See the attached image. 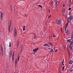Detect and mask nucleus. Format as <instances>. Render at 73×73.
Instances as JSON below:
<instances>
[{
    "label": "nucleus",
    "instance_id": "obj_1",
    "mask_svg": "<svg viewBox=\"0 0 73 73\" xmlns=\"http://www.w3.org/2000/svg\"><path fill=\"white\" fill-rule=\"evenodd\" d=\"M73 19V16H71L70 17H69L68 18V23H67L66 24V26L67 27L68 25V23L69 24V21L70 22V21L72 20V19Z\"/></svg>",
    "mask_w": 73,
    "mask_h": 73
},
{
    "label": "nucleus",
    "instance_id": "obj_2",
    "mask_svg": "<svg viewBox=\"0 0 73 73\" xmlns=\"http://www.w3.org/2000/svg\"><path fill=\"white\" fill-rule=\"evenodd\" d=\"M14 35L15 37L17 36V30H16V28L15 29Z\"/></svg>",
    "mask_w": 73,
    "mask_h": 73
},
{
    "label": "nucleus",
    "instance_id": "obj_3",
    "mask_svg": "<svg viewBox=\"0 0 73 73\" xmlns=\"http://www.w3.org/2000/svg\"><path fill=\"white\" fill-rule=\"evenodd\" d=\"M60 23H61L60 21L57 19L56 20V23L57 24H58V25H59V24H60Z\"/></svg>",
    "mask_w": 73,
    "mask_h": 73
},
{
    "label": "nucleus",
    "instance_id": "obj_4",
    "mask_svg": "<svg viewBox=\"0 0 73 73\" xmlns=\"http://www.w3.org/2000/svg\"><path fill=\"white\" fill-rule=\"evenodd\" d=\"M10 23H9V32H11V20H10Z\"/></svg>",
    "mask_w": 73,
    "mask_h": 73
},
{
    "label": "nucleus",
    "instance_id": "obj_5",
    "mask_svg": "<svg viewBox=\"0 0 73 73\" xmlns=\"http://www.w3.org/2000/svg\"><path fill=\"white\" fill-rule=\"evenodd\" d=\"M39 49L38 48H35L33 50V51L34 52H35L36 51L37 52L38 50Z\"/></svg>",
    "mask_w": 73,
    "mask_h": 73
},
{
    "label": "nucleus",
    "instance_id": "obj_6",
    "mask_svg": "<svg viewBox=\"0 0 73 73\" xmlns=\"http://www.w3.org/2000/svg\"><path fill=\"white\" fill-rule=\"evenodd\" d=\"M3 13H2L1 14V20H2L3 19Z\"/></svg>",
    "mask_w": 73,
    "mask_h": 73
},
{
    "label": "nucleus",
    "instance_id": "obj_7",
    "mask_svg": "<svg viewBox=\"0 0 73 73\" xmlns=\"http://www.w3.org/2000/svg\"><path fill=\"white\" fill-rule=\"evenodd\" d=\"M15 54H13L12 56V61H13L14 60V55Z\"/></svg>",
    "mask_w": 73,
    "mask_h": 73
},
{
    "label": "nucleus",
    "instance_id": "obj_8",
    "mask_svg": "<svg viewBox=\"0 0 73 73\" xmlns=\"http://www.w3.org/2000/svg\"><path fill=\"white\" fill-rule=\"evenodd\" d=\"M23 31H25V26H23Z\"/></svg>",
    "mask_w": 73,
    "mask_h": 73
},
{
    "label": "nucleus",
    "instance_id": "obj_9",
    "mask_svg": "<svg viewBox=\"0 0 73 73\" xmlns=\"http://www.w3.org/2000/svg\"><path fill=\"white\" fill-rule=\"evenodd\" d=\"M73 61L72 60H70L69 62V64H72L73 63Z\"/></svg>",
    "mask_w": 73,
    "mask_h": 73
},
{
    "label": "nucleus",
    "instance_id": "obj_10",
    "mask_svg": "<svg viewBox=\"0 0 73 73\" xmlns=\"http://www.w3.org/2000/svg\"><path fill=\"white\" fill-rule=\"evenodd\" d=\"M65 9H63L62 10V13H64V12H65Z\"/></svg>",
    "mask_w": 73,
    "mask_h": 73
},
{
    "label": "nucleus",
    "instance_id": "obj_11",
    "mask_svg": "<svg viewBox=\"0 0 73 73\" xmlns=\"http://www.w3.org/2000/svg\"><path fill=\"white\" fill-rule=\"evenodd\" d=\"M71 45H69V46L70 49H71L72 50L73 49H72V46H71Z\"/></svg>",
    "mask_w": 73,
    "mask_h": 73
},
{
    "label": "nucleus",
    "instance_id": "obj_12",
    "mask_svg": "<svg viewBox=\"0 0 73 73\" xmlns=\"http://www.w3.org/2000/svg\"><path fill=\"white\" fill-rule=\"evenodd\" d=\"M66 32L67 33H69V31H68V30H66Z\"/></svg>",
    "mask_w": 73,
    "mask_h": 73
},
{
    "label": "nucleus",
    "instance_id": "obj_13",
    "mask_svg": "<svg viewBox=\"0 0 73 73\" xmlns=\"http://www.w3.org/2000/svg\"><path fill=\"white\" fill-rule=\"evenodd\" d=\"M73 42H72V41H71V43L70 44V45H73Z\"/></svg>",
    "mask_w": 73,
    "mask_h": 73
},
{
    "label": "nucleus",
    "instance_id": "obj_14",
    "mask_svg": "<svg viewBox=\"0 0 73 73\" xmlns=\"http://www.w3.org/2000/svg\"><path fill=\"white\" fill-rule=\"evenodd\" d=\"M1 52H2V56H4V53H3V51H1Z\"/></svg>",
    "mask_w": 73,
    "mask_h": 73
},
{
    "label": "nucleus",
    "instance_id": "obj_15",
    "mask_svg": "<svg viewBox=\"0 0 73 73\" xmlns=\"http://www.w3.org/2000/svg\"><path fill=\"white\" fill-rule=\"evenodd\" d=\"M67 41L68 42H70L71 40L70 39L67 40Z\"/></svg>",
    "mask_w": 73,
    "mask_h": 73
},
{
    "label": "nucleus",
    "instance_id": "obj_16",
    "mask_svg": "<svg viewBox=\"0 0 73 73\" xmlns=\"http://www.w3.org/2000/svg\"><path fill=\"white\" fill-rule=\"evenodd\" d=\"M53 49H51L50 51V52H53Z\"/></svg>",
    "mask_w": 73,
    "mask_h": 73
},
{
    "label": "nucleus",
    "instance_id": "obj_17",
    "mask_svg": "<svg viewBox=\"0 0 73 73\" xmlns=\"http://www.w3.org/2000/svg\"><path fill=\"white\" fill-rule=\"evenodd\" d=\"M48 44H49L50 45H51L53 46V45H52V44L50 42H48Z\"/></svg>",
    "mask_w": 73,
    "mask_h": 73
},
{
    "label": "nucleus",
    "instance_id": "obj_18",
    "mask_svg": "<svg viewBox=\"0 0 73 73\" xmlns=\"http://www.w3.org/2000/svg\"><path fill=\"white\" fill-rule=\"evenodd\" d=\"M17 59H16L15 61V64H17Z\"/></svg>",
    "mask_w": 73,
    "mask_h": 73
},
{
    "label": "nucleus",
    "instance_id": "obj_19",
    "mask_svg": "<svg viewBox=\"0 0 73 73\" xmlns=\"http://www.w3.org/2000/svg\"><path fill=\"white\" fill-rule=\"evenodd\" d=\"M38 7H41V8H42V6L41 5H38Z\"/></svg>",
    "mask_w": 73,
    "mask_h": 73
},
{
    "label": "nucleus",
    "instance_id": "obj_20",
    "mask_svg": "<svg viewBox=\"0 0 73 73\" xmlns=\"http://www.w3.org/2000/svg\"><path fill=\"white\" fill-rule=\"evenodd\" d=\"M33 38H36V36L35 35H34Z\"/></svg>",
    "mask_w": 73,
    "mask_h": 73
},
{
    "label": "nucleus",
    "instance_id": "obj_21",
    "mask_svg": "<svg viewBox=\"0 0 73 73\" xmlns=\"http://www.w3.org/2000/svg\"><path fill=\"white\" fill-rule=\"evenodd\" d=\"M1 51H3V47H2V46H1Z\"/></svg>",
    "mask_w": 73,
    "mask_h": 73
},
{
    "label": "nucleus",
    "instance_id": "obj_22",
    "mask_svg": "<svg viewBox=\"0 0 73 73\" xmlns=\"http://www.w3.org/2000/svg\"><path fill=\"white\" fill-rule=\"evenodd\" d=\"M23 50V47H21V52H22V50Z\"/></svg>",
    "mask_w": 73,
    "mask_h": 73
},
{
    "label": "nucleus",
    "instance_id": "obj_23",
    "mask_svg": "<svg viewBox=\"0 0 73 73\" xmlns=\"http://www.w3.org/2000/svg\"><path fill=\"white\" fill-rule=\"evenodd\" d=\"M64 59H63V61L62 62V64H63V65H64V64H63V63H64Z\"/></svg>",
    "mask_w": 73,
    "mask_h": 73
},
{
    "label": "nucleus",
    "instance_id": "obj_24",
    "mask_svg": "<svg viewBox=\"0 0 73 73\" xmlns=\"http://www.w3.org/2000/svg\"><path fill=\"white\" fill-rule=\"evenodd\" d=\"M73 69L72 68L70 70V72H72V71H73Z\"/></svg>",
    "mask_w": 73,
    "mask_h": 73
},
{
    "label": "nucleus",
    "instance_id": "obj_25",
    "mask_svg": "<svg viewBox=\"0 0 73 73\" xmlns=\"http://www.w3.org/2000/svg\"><path fill=\"white\" fill-rule=\"evenodd\" d=\"M52 37H56V36H55V35L53 34Z\"/></svg>",
    "mask_w": 73,
    "mask_h": 73
},
{
    "label": "nucleus",
    "instance_id": "obj_26",
    "mask_svg": "<svg viewBox=\"0 0 73 73\" xmlns=\"http://www.w3.org/2000/svg\"><path fill=\"white\" fill-rule=\"evenodd\" d=\"M68 56H70V52H68Z\"/></svg>",
    "mask_w": 73,
    "mask_h": 73
},
{
    "label": "nucleus",
    "instance_id": "obj_27",
    "mask_svg": "<svg viewBox=\"0 0 73 73\" xmlns=\"http://www.w3.org/2000/svg\"><path fill=\"white\" fill-rule=\"evenodd\" d=\"M55 2V5H57V2H58V1H56Z\"/></svg>",
    "mask_w": 73,
    "mask_h": 73
},
{
    "label": "nucleus",
    "instance_id": "obj_28",
    "mask_svg": "<svg viewBox=\"0 0 73 73\" xmlns=\"http://www.w3.org/2000/svg\"><path fill=\"white\" fill-rule=\"evenodd\" d=\"M50 17H51V15H50L48 17V18L49 19V18H50Z\"/></svg>",
    "mask_w": 73,
    "mask_h": 73
},
{
    "label": "nucleus",
    "instance_id": "obj_29",
    "mask_svg": "<svg viewBox=\"0 0 73 73\" xmlns=\"http://www.w3.org/2000/svg\"><path fill=\"white\" fill-rule=\"evenodd\" d=\"M66 14H65V16H66V18H67V19H68V16H67V15H66Z\"/></svg>",
    "mask_w": 73,
    "mask_h": 73
},
{
    "label": "nucleus",
    "instance_id": "obj_30",
    "mask_svg": "<svg viewBox=\"0 0 73 73\" xmlns=\"http://www.w3.org/2000/svg\"><path fill=\"white\" fill-rule=\"evenodd\" d=\"M64 67L63 66L62 68V71H64Z\"/></svg>",
    "mask_w": 73,
    "mask_h": 73
},
{
    "label": "nucleus",
    "instance_id": "obj_31",
    "mask_svg": "<svg viewBox=\"0 0 73 73\" xmlns=\"http://www.w3.org/2000/svg\"><path fill=\"white\" fill-rule=\"evenodd\" d=\"M15 68H17V64H15Z\"/></svg>",
    "mask_w": 73,
    "mask_h": 73
},
{
    "label": "nucleus",
    "instance_id": "obj_32",
    "mask_svg": "<svg viewBox=\"0 0 73 73\" xmlns=\"http://www.w3.org/2000/svg\"><path fill=\"white\" fill-rule=\"evenodd\" d=\"M48 45V44H44V46H47V45Z\"/></svg>",
    "mask_w": 73,
    "mask_h": 73
},
{
    "label": "nucleus",
    "instance_id": "obj_33",
    "mask_svg": "<svg viewBox=\"0 0 73 73\" xmlns=\"http://www.w3.org/2000/svg\"><path fill=\"white\" fill-rule=\"evenodd\" d=\"M67 27V26H66L64 28V29H65V30H66V28Z\"/></svg>",
    "mask_w": 73,
    "mask_h": 73
},
{
    "label": "nucleus",
    "instance_id": "obj_34",
    "mask_svg": "<svg viewBox=\"0 0 73 73\" xmlns=\"http://www.w3.org/2000/svg\"><path fill=\"white\" fill-rule=\"evenodd\" d=\"M11 45L12 44H10V43H9V47H11Z\"/></svg>",
    "mask_w": 73,
    "mask_h": 73
},
{
    "label": "nucleus",
    "instance_id": "obj_35",
    "mask_svg": "<svg viewBox=\"0 0 73 73\" xmlns=\"http://www.w3.org/2000/svg\"><path fill=\"white\" fill-rule=\"evenodd\" d=\"M71 7H69V8H68V10H71Z\"/></svg>",
    "mask_w": 73,
    "mask_h": 73
},
{
    "label": "nucleus",
    "instance_id": "obj_36",
    "mask_svg": "<svg viewBox=\"0 0 73 73\" xmlns=\"http://www.w3.org/2000/svg\"><path fill=\"white\" fill-rule=\"evenodd\" d=\"M14 8L15 11V10H16V8H15V6L14 7Z\"/></svg>",
    "mask_w": 73,
    "mask_h": 73
},
{
    "label": "nucleus",
    "instance_id": "obj_37",
    "mask_svg": "<svg viewBox=\"0 0 73 73\" xmlns=\"http://www.w3.org/2000/svg\"><path fill=\"white\" fill-rule=\"evenodd\" d=\"M19 58H20V56H19L17 60H19Z\"/></svg>",
    "mask_w": 73,
    "mask_h": 73
},
{
    "label": "nucleus",
    "instance_id": "obj_38",
    "mask_svg": "<svg viewBox=\"0 0 73 73\" xmlns=\"http://www.w3.org/2000/svg\"><path fill=\"white\" fill-rule=\"evenodd\" d=\"M57 51H58V50L56 49L55 50V52H57Z\"/></svg>",
    "mask_w": 73,
    "mask_h": 73
},
{
    "label": "nucleus",
    "instance_id": "obj_39",
    "mask_svg": "<svg viewBox=\"0 0 73 73\" xmlns=\"http://www.w3.org/2000/svg\"><path fill=\"white\" fill-rule=\"evenodd\" d=\"M71 2V0H69V3H70Z\"/></svg>",
    "mask_w": 73,
    "mask_h": 73
},
{
    "label": "nucleus",
    "instance_id": "obj_40",
    "mask_svg": "<svg viewBox=\"0 0 73 73\" xmlns=\"http://www.w3.org/2000/svg\"><path fill=\"white\" fill-rule=\"evenodd\" d=\"M72 37L71 39L72 40H73V39H72V37H73V34H72Z\"/></svg>",
    "mask_w": 73,
    "mask_h": 73
},
{
    "label": "nucleus",
    "instance_id": "obj_41",
    "mask_svg": "<svg viewBox=\"0 0 73 73\" xmlns=\"http://www.w3.org/2000/svg\"><path fill=\"white\" fill-rule=\"evenodd\" d=\"M21 48H23V44H21Z\"/></svg>",
    "mask_w": 73,
    "mask_h": 73
},
{
    "label": "nucleus",
    "instance_id": "obj_42",
    "mask_svg": "<svg viewBox=\"0 0 73 73\" xmlns=\"http://www.w3.org/2000/svg\"><path fill=\"white\" fill-rule=\"evenodd\" d=\"M47 46H48V47H49V44H47Z\"/></svg>",
    "mask_w": 73,
    "mask_h": 73
},
{
    "label": "nucleus",
    "instance_id": "obj_43",
    "mask_svg": "<svg viewBox=\"0 0 73 73\" xmlns=\"http://www.w3.org/2000/svg\"><path fill=\"white\" fill-rule=\"evenodd\" d=\"M13 54H15V52H13Z\"/></svg>",
    "mask_w": 73,
    "mask_h": 73
},
{
    "label": "nucleus",
    "instance_id": "obj_44",
    "mask_svg": "<svg viewBox=\"0 0 73 73\" xmlns=\"http://www.w3.org/2000/svg\"><path fill=\"white\" fill-rule=\"evenodd\" d=\"M62 28H61V31L62 32Z\"/></svg>",
    "mask_w": 73,
    "mask_h": 73
},
{
    "label": "nucleus",
    "instance_id": "obj_45",
    "mask_svg": "<svg viewBox=\"0 0 73 73\" xmlns=\"http://www.w3.org/2000/svg\"><path fill=\"white\" fill-rule=\"evenodd\" d=\"M65 7V4H64V5H63V7Z\"/></svg>",
    "mask_w": 73,
    "mask_h": 73
},
{
    "label": "nucleus",
    "instance_id": "obj_46",
    "mask_svg": "<svg viewBox=\"0 0 73 73\" xmlns=\"http://www.w3.org/2000/svg\"><path fill=\"white\" fill-rule=\"evenodd\" d=\"M17 45H19V42H17Z\"/></svg>",
    "mask_w": 73,
    "mask_h": 73
},
{
    "label": "nucleus",
    "instance_id": "obj_47",
    "mask_svg": "<svg viewBox=\"0 0 73 73\" xmlns=\"http://www.w3.org/2000/svg\"><path fill=\"white\" fill-rule=\"evenodd\" d=\"M48 11H49V13H50V10L49 9Z\"/></svg>",
    "mask_w": 73,
    "mask_h": 73
},
{
    "label": "nucleus",
    "instance_id": "obj_48",
    "mask_svg": "<svg viewBox=\"0 0 73 73\" xmlns=\"http://www.w3.org/2000/svg\"><path fill=\"white\" fill-rule=\"evenodd\" d=\"M10 53H12V50H11L10 51Z\"/></svg>",
    "mask_w": 73,
    "mask_h": 73
},
{
    "label": "nucleus",
    "instance_id": "obj_49",
    "mask_svg": "<svg viewBox=\"0 0 73 73\" xmlns=\"http://www.w3.org/2000/svg\"><path fill=\"white\" fill-rule=\"evenodd\" d=\"M12 53H10V55H11V56H12Z\"/></svg>",
    "mask_w": 73,
    "mask_h": 73
},
{
    "label": "nucleus",
    "instance_id": "obj_50",
    "mask_svg": "<svg viewBox=\"0 0 73 73\" xmlns=\"http://www.w3.org/2000/svg\"><path fill=\"white\" fill-rule=\"evenodd\" d=\"M19 59H17V61L19 62Z\"/></svg>",
    "mask_w": 73,
    "mask_h": 73
},
{
    "label": "nucleus",
    "instance_id": "obj_51",
    "mask_svg": "<svg viewBox=\"0 0 73 73\" xmlns=\"http://www.w3.org/2000/svg\"><path fill=\"white\" fill-rule=\"evenodd\" d=\"M24 15L26 16H27L26 15V14H25Z\"/></svg>",
    "mask_w": 73,
    "mask_h": 73
},
{
    "label": "nucleus",
    "instance_id": "obj_52",
    "mask_svg": "<svg viewBox=\"0 0 73 73\" xmlns=\"http://www.w3.org/2000/svg\"><path fill=\"white\" fill-rule=\"evenodd\" d=\"M69 34V33H67V35L68 36V34Z\"/></svg>",
    "mask_w": 73,
    "mask_h": 73
},
{
    "label": "nucleus",
    "instance_id": "obj_53",
    "mask_svg": "<svg viewBox=\"0 0 73 73\" xmlns=\"http://www.w3.org/2000/svg\"><path fill=\"white\" fill-rule=\"evenodd\" d=\"M10 7H11V8H12V6H10Z\"/></svg>",
    "mask_w": 73,
    "mask_h": 73
},
{
    "label": "nucleus",
    "instance_id": "obj_54",
    "mask_svg": "<svg viewBox=\"0 0 73 73\" xmlns=\"http://www.w3.org/2000/svg\"><path fill=\"white\" fill-rule=\"evenodd\" d=\"M54 0L55 1V2L56 1H57V0Z\"/></svg>",
    "mask_w": 73,
    "mask_h": 73
},
{
    "label": "nucleus",
    "instance_id": "obj_55",
    "mask_svg": "<svg viewBox=\"0 0 73 73\" xmlns=\"http://www.w3.org/2000/svg\"><path fill=\"white\" fill-rule=\"evenodd\" d=\"M11 11H12V8H11Z\"/></svg>",
    "mask_w": 73,
    "mask_h": 73
},
{
    "label": "nucleus",
    "instance_id": "obj_56",
    "mask_svg": "<svg viewBox=\"0 0 73 73\" xmlns=\"http://www.w3.org/2000/svg\"><path fill=\"white\" fill-rule=\"evenodd\" d=\"M17 47H18V45H17Z\"/></svg>",
    "mask_w": 73,
    "mask_h": 73
},
{
    "label": "nucleus",
    "instance_id": "obj_57",
    "mask_svg": "<svg viewBox=\"0 0 73 73\" xmlns=\"http://www.w3.org/2000/svg\"><path fill=\"white\" fill-rule=\"evenodd\" d=\"M55 5V6H56V7H57V5Z\"/></svg>",
    "mask_w": 73,
    "mask_h": 73
},
{
    "label": "nucleus",
    "instance_id": "obj_58",
    "mask_svg": "<svg viewBox=\"0 0 73 73\" xmlns=\"http://www.w3.org/2000/svg\"><path fill=\"white\" fill-rule=\"evenodd\" d=\"M0 13H1V12L0 11Z\"/></svg>",
    "mask_w": 73,
    "mask_h": 73
},
{
    "label": "nucleus",
    "instance_id": "obj_59",
    "mask_svg": "<svg viewBox=\"0 0 73 73\" xmlns=\"http://www.w3.org/2000/svg\"><path fill=\"white\" fill-rule=\"evenodd\" d=\"M35 43H33V45H35Z\"/></svg>",
    "mask_w": 73,
    "mask_h": 73
},
{
    "label": "nucleus",
    "instance_id": "obj_60",
    "mask_svg": "<svg viewBox=\"0 0 73 73\" xmlns=\"http://www.w3.org/2000/svg\"><path fill=\"white\" fill-rule=\"evenodd\" d=\"M33 34H34V35H35V34H34V33H33Z\"/></svg>",
    "mask_w": 73,
    "mask_h": 73
},
{
    "label": "nucleus",
    "instance_id": "obj_61",
    "mask_svg": "<svg viewBox=\"0 0 73 73\" xmlns=\"http://www.w3.org/2000/svg\"><path fill=\"white\" fill-rule=\"evenodd\" d=\"M11 55H10V57H11Z\"/></svg>",
    "mask_w": 73,
    "mask_h": 73
},
{
    "label": "nucleus",
    "instance_id": "obj_62",
    "mask_svg": "<svg viewBox=\"0 0 73 73\" xmlns=\"http://www.w3.org/2000/svg\"><path fill=\"white\" fill-rule=\"evenodd\" d=\"M48 49H50V48H48Z\"/></svg>",
    "mask_w": 73,
    "mask_h": 73
},
{
    "label": "nucleus",
    "instance_id": "obj_63",
    "mask_svg": "<svg viewBox=\"0 0 73 73\" xmlns=\"http://www.w3.org/2000/svg\"><path fill=\"white\" fill-rule=\"evenodd\" d=\"M52 3H53L52 2H51V4H52Z\"/></svg>",
    "mask_w": 73,
    "mask_h": 73
},
{
    "label": "nucleus",
    "instance_id": "obj_64",
    "mask_svg": "<svg viewBox=\"0 0 73 73\" xmlns=\"http://www.w3.org/2000/svg\"><path fill=\"white\" fill-rule=\"evenodd\" d=\"M52 2L53 3V1H52Z\"/></svg>",
    "mask_w": 73,
    "mask_h": 73
}]
</instances>
